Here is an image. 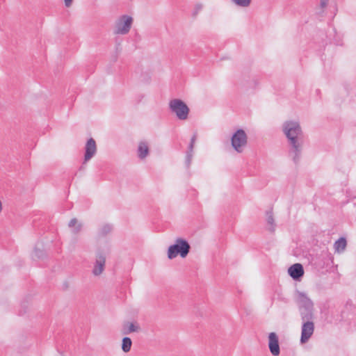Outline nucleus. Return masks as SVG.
Masks as SVG:
<instances>
[{
  "instance_id": "obj_21",
  "label": "nucleus",
  "mask_w": 356,
  "mask_h": 356,
  "mask_svg": "<svg viewBox=\"0 0 356 356\" xmlns=\"http://www.w3.org/2000/svg\"><path fill=\"white\" fill-rule=\"evenodd\" d=\"M202 8H203V5L202 3H197L194 8V11L193 13V17H196L197 16V15L199 14L200 11H201Z\"/></svg>"
},
{
  "instance_id": "obj_19",
  "label": "nucleus",
  "mask_w": 356,
  "mask_h": 356,
  "mask_svg": "<svg viewBox=\"0 0 356 356\" xmlns=\"http://www.w3.org/2000/svg\"><path fill=\"white\" fill-rule=\"evenodd\" d=\"M267 215V222L269 225L268 229L270 232L275 231V220L273 218V215L271 211H268L266 213Z\"/></svg>"
},
{
  "instance_id": "obj_10",
  "label": "nucleus",
  "mask_w": 356,
  "mask_h": 356,
  "mask_svg": "<svg viewBox=\"0 0 356 356\" xmlns=\"http://www.w3.org/2000/svg\"><path fill=\"white\" fill-rule=\"evenodd\" d=\"M106 258L103 255H99L96 258V261L92 269V274L95 276H99L104 270Z\"/></svg>"
},
{
  "instance_id": "obj_15",
  "label": "nucleus",
  "mask_w": 356,
  "mask_h": 356,
  "mask_svg": "<svg viewBox=\"0 0 356 356\" xmlns=\"http://www.w3.org/2000/svg\"><path fill=\"white\" fill-rule=\"evenodd\" d=\"M138 154L140 159H145L149 154V147L146 142H140L138 148Z\"/></svg>"
},
{
  "instance_id": "obj_23",
  "label": "nucleus",
  "mask_w": 356,
  "mask_h": 356,
  "mask_svg": "<svg viewBox=\"0 0 356 356\" xmlns=\"http://www.w3.org/2000/svg\"><path fill=\"white\" fill-rule=\"evenodd\" d=\"M73 0H64L65 6L70 8L72 4Z\"/></svg>"
},
{
  "instance_id": "obj_24",
  "label": "nucleus",
  "mask_w": 356,
  "mask_h": 356,
  "mask_svg": "<svg viewBox=\"0 0 356 356\" xmlns=\"http://www.w3.org/2000/svg\"><path fill=\"white\" fill-rule=\"evenodd\" d=\"M195 136H194L192 139H191V145H190V149L191 150L193 149V146H194V144H195Z\"/></svg>"
},
{
  "instance_id": "obj_17",
  "label": "nucleus",
  "mask_w": 356,
  "mask_h": 356,
  "mask_svg": "<svg viewBox=\"0 0 356 356\" xmlns=\"http://www.w3.org/2000/svg\"><path fill=\"white\" fill-rule=\"evenodd\" d=\"M346 245V238L342 237L334 243V248L336 252L341 253L345 250Z\"/></svg>"
},
{
  "instance_id": "obj_22",
  "label": "nucleus",
  "mask_w": 356,
  "mask_h": 356,
  "mask_svg": "<svg viewBox=\"0 0 356 356\" xmlns=\"http://www.w3.org/2000/svg\"><path fill=\"white\" fill-rule=\"evenodd\" d=\"M329 0H320V6L323 9L327 7Z\"/></svg>"
},
{
  "instance_id": "obj_16",
  "label": "nucleus",
  "mask_w": 356,
  "mask_h": 356,
  "mask_svg": "<svg viewBox=\"0 0 356 356\" xmlns=\"http://www.w3.org/2000/svg\"><path fill=\"white\" fill-rule=\"evenodd\" d=\"M68 225L72 229V232L74 234H77L81 231L82 224L76 218H72Z\"/></svg>"
},
{
  "instance_id": "obj_3",
  "label": "nucleus",
  "mask_w": 356,
  "mask_h": 356,
  "mask_svg": "<svg viewBox=\"0 0 356 356\" xmlns=\"http://www.w3.org/2000/svg\"><path fill=\"white\" fill-rule=\"evenodd\" d=\"M191 246L188 241L182 238H177L175 243L169 246L167 252L168 258L173 259L178 255L185 258L188 254Z\"/></svg>"
},
{
  "instance_id": "obj_5",
  "label": "nucleus",
  "mask_w": 356,
  "mask_h": 356,
  "mask_svg": "<svg viewBox=\"0 0 356 356\" xmlns=\"http://www.w3.org/2000/svg\"><path fill=\"white\" fill-rule=\"evenodd\" d=\"M232 147L238 153H242L248 144V136L244 130L238 129L231 138Z\"/></svg>"
},
{
  "instance_id": "obj_2",
  "label": "nucleus",
  "mask_w": 356,
  "mask_h": 356,
  "mask_svg": "<svg viewBox=\"0 0 356 356\" xmlns=\"http://www.w3.org/2000/svg\"><path fill=\"white\" fill-rule=\"evenodd\" d=\"M133 24L132 16L126 14L120 15L115 19L112 25V33L115 36L127 35L130 33Z\"/></svg>"
},
{
  "instance_id": "obj_9",
  "label": "nucleus",
  "mask_w": 356,
  "mask_h": 356,
  "mask_svg": "<svg viewBox=\"0 0 356 356\" xmlns=\"http://www.w3.org/2000/svg\"><path fill=\"white\" fill-rule=\"evenodd\" d=\"M295 296L297 302L300 305V308L313 307V302L305 293L297 291Z\"/></svg>"
},
{
  "instance_id": "obj_8",
  "label": "nucleus",
  "mask_w": 356,
  "mask_h": 356,
  "mask_svg": "<svg viewBox=\"0 0 356 356\" xmlns=\"http://www.w3.org/2000/svg\"><path fill=\"white\" fill-rule=\"evenodd\" d=\"M96 142L93 138L88 140L85 146L84 163L90 160L97 152Z\"/></svg>"
},
{
  "instance_id": "obj_25",
  "label": "nucleus",
  "mask_w": 356,
  "mask_h": 356,
  "mask_svg": "<svg viewBox=\"0 0 356 356\" xmlns=\"http://www.w3.org/2000/svg\"><path fill=\"white\" fill-rule=\"evenodd\" d=\"M2 210H3L2 202H1V201L0 200V213H1Z\"/></svg>"
},
{
  "instance_id": "obj_7",
  "label": "nucleus",
  "mask_w": 356,
  "mask_h": 356,
  "mask_svg": "<svg viewBox=\"0 0 356 356\" xmlns=\"http://www.w3.org/2000/svg\"><path fill=\"white\" fill-rule=\"evenodd\" d=\"M268 348L273 355L277 356L280 355L279 339L275 332H270L268 334Z\"/></svg>"
},
{
  "instance_id": "obj_11",
  "label": "nucleus",
  "mask_w": 356,
  "mask_h": 356,
  "mask_svg": "<svg viewBox=\"0 0 356 356\" xmlns=\"http://www.w3.org/2000/svg\"><path fill=\"white\" fill-rule=\"evenodd\" d=\"M288 273L294 280H298L304 274L303 267L300 264H295L289 268Z\"/></svg>"
},
{
  "instance_id": "obj_13",
  "label": "nucleus",
  "mask_w": 356,
  "mask_h": 356,
  "mask_svg": "<svg viewBox=\"0 0 356 356\" xmlns=\"http://www.w3.org/2000/svg\"><path fill=\"white\" fill-rule=\"evenodd\" d=\"M300 310L301 318L303 322L312 321V320L314 318L313 307H310L309 309H307V307L300 308Z\"/></svg>"
},
{
  "instance_id": "obj_1",
  "label": "nucleus",
  "mask_w": 356,
  "mask_h": 356,
  "mask_svg": "<svg viewBox=\"0 0 356 356\" xmlns=\"http://www.w3.org/2000/svg\"><path fill=\"white\" fill-rule=\"evenodd\" d=\"M282 131L286 136L291 146L293 159L298 162L300 159L302 145V129L300 123L295 120H287L282 125Z\"/></svg>"
},
{
  "instance_id": "obj_14",
  "label": "nucleus",
  "mask_w": 356,
  "mask_h": 356,
  "mask_svg": "<svg viewBox=\"0 0 356 356\" xmlns=\"http://www.w3.org/2000/svg\"><path fill=\"white\" fill-rule=\"evenodd\" d=\"M46 257L45 251L42 245H36L32 252L33 259H42Z\"/></svg>"
},
{
  "instance_id": "obj_6",
  "label": "nucleus",
  "mask_w": 356,
  "mask_h": 356,
  "mask_svg": "<svg viewBox=\"0 0 356 356\" xmlns=\"http://www.w3.org/2000/svg\"><path fill=\"white\" fill-rule=\"evenodd\" d=\"M314 331V323L313 321L303 322L301 330V343H307L312 336Z\"/></svg>"
},
{
  "instance_id": "obj_12",
  "label": "nucleus",
  "mask_w": 356,
  "mask_h": 356,
  "mask_svg": "<svg viewBox=\"0 0 356 356\" xmlns=\"http://www.w3.org/2000/svg\"><path fill=\"white\" fill-rule=\"evenodd\" d=\"M141 330L137 322H127L123 325V333L128 334L132 332H138Z\"/></svg>"
},
{
  "instance_id": "obj_18",
  "label": "nucleus",
  "mask_w": 356,
  "mask_h": 356,
  "mask_svg": "<svg viewBox=\"0 0 356 356\" xmlns=\"http://www.w3.org/2000/svg\"><path fill=\"white\" fill-rule=\"evenodd\" d=\"M132 346L131 339L129 337H124L122 341V350L124 353H129Z\"/></svg>"
},
{
  "instance_id": "obj_20",
  "label": "nucleus",
  "mask_w": 356,
  "mask_h": 356,
  "mask_svg": "<svg viewBox=\"0 0 356 356\" xmlns=\"http://www.w3.org/2000/svg\"><path fill=\"white\" fill-rule=\"evenodd\" d=\"M236 6L241 8H247L251 3V0H231Z\"/></svg>"
},
{
  "instance_id": "obj_4",
  "label": "nucleus",
  "mask_w": 356,
  "mask_h": 356,
  "mask_svg": "<svg viewBox=\"0 0 356 356\" xmlns=\"http://www.w3.org/2000/svg\"><path fill=\"white\" fill-rule=\"evenodd\" d=\"M170 111L181 120H185L188 118L189 108L179 99H173L169 102Z\"/></svg>"
}]
</instances>
